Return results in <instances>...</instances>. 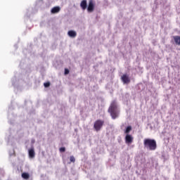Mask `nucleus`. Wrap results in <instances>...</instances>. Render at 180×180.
Instances as JSON below:
<instances>
[{
	"instance_id": "nucleus-1",
	"label": "nucleus",
	"mask_w": 180,
	"mask_h": 180,
	"mask_svg": "<svg viewBox=\"0 0 180 180\" xmlns=\"http://www.w3.org/2000/svg\"><path fill=\"white\" fill-rule=\"evenodd\" d=\"M108 113L110 114L112 119L119 117V110H117V103L116 101H112L108 108Z\"/></svg>"
},
{
	"instance_id": "nucleus-2",
	"label": "nucleus",
	"mask_w": 180,
	"mask_h": 180,
	"mask_svg": "<svg viewBox=\"0 0 180 180\" xmlns=\"http://www.w3.org/2000/svg\"><path fill=\"white\" fill-rule=\"evenodd\" d=\"M143 146L145 148L150 151L157 150V142L154 139H145L143 140Z\"/></svg>"
},
{
	"instance_id": "nucleus-3",
	"label": "nucleus",
	"mask_w": 180,
	"mask_h": 180,
	"mask_svg": "<svg viewBox=\"0 0 180 180\" xmlns=\"http://www.w3.org/2000/svg\"><path fill=\"white\" fill-rule=\"evenodd\" d=\"M103 124H105V121L102 120H97L94 124V129L96 131H99L103 127Z\"/></svg>"
},
{
	"instance_id": "nucleus-4",
	"label": "nucleus",
	"mask_w": 180,
	"mask_h": 180,
	"mask_svg": "<svg viewBox=\"0 0 180 180\" xmlns=\"http://www.w3.org/2000/svg\"><path fill=\"white\" fill-rule=\"evenodd\" d=\"M94 9H95V5L94 4V1L90 0L89 2L87 11L88 12H94Z\"/></svg>"
},
{
	"instance_id": "nucleus-5",
	"label": "nucleus",
	"mask_w": 180,
	"mask_h": 180,
	"mask_svg": "<svg viewBox=\"0 0 180 180\" xmlns=\"http://www.w3.org/2000/svg\"><path fill=\"white\" fill-rule=\"evenodd\" d=\"M121 79L124 84H130V78L127 75H123Z\"/></svg>"
},
{
	"instance_id": "nucleus-6",
	"label": "nucleus",
	"mask_w": 180,
	"mask_h": 180,
	"mask_svg": "<svg viewBox=\"0 0 180 180\" xmlns=\"http://www.w3.org/2000/svg\"><path fill=\"white\" fill-rule=\"evenodd\" d=\"M125 141L127 144L133 143V137L131 135L127 134L125 136Z\"/></svg>"
},
{
	"instance_id": "nucleus-7",
	"label": "nucleus",
	"mask_w": 180,
	"mask_h": 180,
	"mask_svg": "<svg viewBox=\"0 0 180 180\" xmlns=\"http://www.w3.org/2000/svg\"><path fill=\"white\" fill-rule=\"evenodd\" d=\"M80 6L83 11H85L87 8L86 0H82L80 3Z\"/></svg>"
},
{
	"instance_id": "nucleus-8",
	"label": "nucleus",
	"mask_w": 180,
	"mask_h": 180,
	"mask_svg": "<svg viewBox=\"0 0 180 180\" xmlns=\"http://www.w3.org/2000/svg\"><path fill=\"white\" fill-rule=\"evenodd\" d=\"M175 44L177 46H180V37L179 36H174L173 37Z\"/></svg>"
},
{
	"instance_id": "nucleus-9",
	"label": "nucleus",
	"mask_w": 180,
	"mask_h": 180,
	"mask_svg": "<svg viewBox=\"0 0 180 180\" xmlns=\"http://www.w3.org/2000/svg\"><path fill=\"white\" fill-rule=\"evenodd\" d=\"M60 8L59 6H56V7H53L51 10V13H58V12H60Z\"/></svg>"
},
{
	"instance_id": "nucleus-10",
	"label": "nucleus",
	"mask_w": 180,
	"mask_h": 180,
	"mask_svg": "<svg viewBox=\"0 0 180 180\" xmlns=\"http://www.w3.org/2000/svg\"><path fill=\"white\" fill-rule=\"evenodd\" d=\"M34 155H35V153H34V148H31L29 150V157L30 158H34Z\"/></svg>"
},
{
	"instance_id": "nucleus-11",
	"label": "nucleus",
	"mask_w": 180,
	"mask_h": 180,
	"mask_svg": "<svg viewBox=\"0 0 180 180\" xmlns=\"http://www.w3.org/2000/svg\"><path fill=\"white\" fill-rule=\"evenodd\" d=\"M70 37H77V32L75 31L70 30L68 32Z\"/></svg>"
},
{
	"instance_id": "nucleus-12",
	"label": "nucleus",
	"mask_w": 180,
	"mask_h": 180,
	"mask_svg": "<svg viewBox=\"0 0 180 180\" xmlns=\"http://www.w3.org/2000/svg\"><path fill=\"white\" fill-rule=\"evenodd\" d=\"M22 178H23V179H29V178H30V175L29 173L24 172L22 174Z\"/></svg>"
},
{
	"instance_id": "nucleus-13",
	"label": "nucleus",
	"mask_w": 180,
	"mask_h": 180,
	"mask_svg": "<svg viewBox=\"0 0 180 180\" xmlns=\"http://www.w3.org/2000/svg\"><path fill=\"white\" fill-rule=\"evenodd\" d=\"M131 131V126H128L124 131L126 134H129Z\"/></svg>"
},
{
	"instance_id": "nucleus-14",
	"label": "nucleus",
	"mask_w": 180,
	"mask_h": 180,
	"mask_svg": "<svg viewBox=\"0 0 180 180\" xmlns=\"http://www.w3.org/2000/svg\"><path fill=\"white\" fill-rule=\"evenodd\" d=\"M70 162H75V158L74 156H70Z\"/></svg>"
},
{
	"instance_id": "nucleus-15",
	"label": "nucleus",
	"mask_w": 180,
	"mask_h": 180,
	"mask_svg": "<svg viewBox=\"0 0 180 180\" xmlns=\"http://www.w3.org/2000/svg\"><path fill=\"white\" fill-rule=\"evenodd\" d=\"M59 151H60V153H65V148L62 147V148H59Z\"/></svg>"
},
{
	"instance_id": "nucleus-16",
	"label": "nucleus",
	"mask_w": 180,
	"mask_h": 180,
	"mask_svg": "<svg viewBox=\"0 0 180 180\" xmlns=\"http://www.w3.org/2000/svg\"><path fill=\"white\" fill-rule=\"evenodd\" d=\"M44 86H45V88H49V86H50V82H46L44 84Z\"/></svg>"
},
{
	"instance_id": "nucleus-17",
	"label": "nucleus",
	"mask_w": 180,
	"mask_h": 180,
	"mask_svg": "<svg viewBox=\"0 0 180 180\" xmlns=\"http://www.w3.org/2000/svg\"><path fill=\"white\" fill-rule=\"evenodd\" d=\"M70 74V70L68 69H65V75H67Z\"/></svg>"
}]
</instances>
